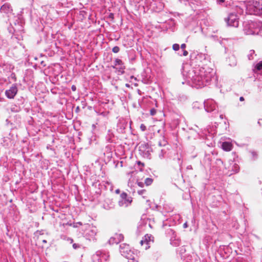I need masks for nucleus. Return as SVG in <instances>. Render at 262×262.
<instances>
[{
	"instance_id": "a878e982",
	"label": "nucleus",
	"mask_w": 262,
	"mask_h": 262,
	"mask_svg": "<svg viewBox=\"0 0 262 262\" xmlns=\"http://www.w3.org/2000/svg\"><path fill=\"white\" fill-rule=\"evenodd\" d=\"M150 114L151 116H154L156 114V109L151 108L150 111Z\"/></svg>"
},
{
	"instance_id": "79ce46f5",
	"label": "nucleus",
	"mask_w": 262,
	"mask_h": 262,
	"mask_svg": "<svg viewBox=\"0 0 262 262\" xmlns=\"http://www.w3.org/2000/svg\"><path fill=\"white\" fill-rule=\"evenodd\" d=\"M47 241H46V240H45V239L42 240V243H47Z\"/></svg>"
},
{
	"instance_id": "dca6fc26",
	"label": "nucleus",
	"mask_w": 262,
	"mask_h": 262,
	"mask_svg": "<svg viewBox=\"0 0 262 262\" xmlns=\"http://www.w3.org/2000/svg\"><path fill=\"white\" fill-rule=\"evenodd\" d=\"M167 152L166 149L165 148H163L161 149L160 152L159 153V158L160 159H162L164 158Z\"/></svg>"
},
{
	"instance_id": "58836bf2",
	"label": "nucleus",
	"mask_w": 262,
	"mask_h": 262,
	"mask_svg": "<svg viewBox=\"0 0 262 262\" xmlns=\"http://www.w3.org/2000/svg\"><path fill=\"white\" fill-rule=\"evenodd\" d=\"M239 100H240L241 101H244V98L243 97H241L239 98Z\"/></svg>"
},
{
	"instance_id": "a18cd8bd",
	"label": "nucleus",
	"mask_w": 262,
	"mask_h": 262,
	"mask_svg": "<svg viewBox=\"0 0 262 262\" xmlns=\"http://www.w3.org/2000/svg\"><path fill=\"white\" fill-rule=\"evenodd\" d=\"M218 161L220 162H221L222 163V162L221 160H218Z\"/></svg>"
},
{
	"instance_id": "72a5a7b5",
	"label": "nucleus",
	"mask_w": 262,
	"mask_h": 262,
	"mask_svg": "<svg viewBox=\"0 0 262 262\" xmlns=\"http://www.w3.org/2000/svg\"><path fill=\"white\" fill-rule=\"evenodd\" d=\"M186 44H185V43H183V44H182V45H181V49H184L186 48Z\"/></svg>"
},
{
	"instance_id": "f704fd0d",
	"label": "nucleus",
	"mask_w": 262,
	"mask_h": 262,
	"mask_svg": "<svg viewBox=\"0 0 262 262\" xmlns=\"http://www.w3.org/2000/svg\"><path fill=\"white\" fill-rule=\"evenodd\" d=\"M188 227V224L187 223V222L185 223L184 224H183V227L184 228H186L187 227Z\"/></svg>"
},
{
	"instance_id": "b1692460",
	"label": "nucleus",
	"mask_w": 262,
	"mask_h": 262,
	"mask_svg": "<svg viewBox=\"0 0 262 262\" xmlns=\"http://www.w3.org/2000/svg\"><path fill=\"white\" fill-rule=\"evenodd\" d=\"M256 68L258 70H262V61L259 62L258 63L256 66Z\"/></svg>"
},
{
	"instance_id": "6e6552de",
	"label": "nucleus",
	"mask_w": 262,
	"mask_h": 262,
	"mask_svg": "<svg viewBox=\"0 0 262 262\" xmlns=\"http://www.w3.org/2000/svg\"><path fill=\"white\" fill-rule=\"evenodd\" d=\"M123 238V235L122 234H116L113 237L110 238L108 243L110 244H117L121 242Z\"/></svg>"
},
{
	"instance_id": "20e7f679",
	"label": "nucleus",
	"mask_w": 262,
	"mask_h": 262,
	"mask_svg": "<svg viewBox=\"0 0 262 262\" xmlns=\"http://www.w3.org/2000/svg\"><path fill=\"white\" fill-rule=\"evenodd\" d=\"M0 12L7 17H9L14 14L12 7L8 3H6L1 6Z\"/></svg>"
},
{
	"instance_id": "37998d69",
	"label": "nucleus",
	"mask_w": 262,
	"mask_h": 262,
	"mask_svg": "<svg viewBox=\"0 0 262 262\" xmlns=\"http://www.w3.org/2000/svg\"><path fill=\"white\" fill-rule=\"evenodd\" d=\"M79 110V106H77V107H76V111H78Z\"/></svg>"
},
{
	"instance_id": "ea45409f",
	"label": "nucleus",
	"mask_w": 262,
	"mask_h": 262,
	"mask_svg": "<svg viewBox=\"0 0 262 262\" xmlns=\"http://www.w3.org/2000/svg\"><path fill=\"white\" fill-rule=\"evenodd\" d=\"M119 192H120L119 189H117V190H116V193H117V194H118V193H119Z\"/></svg>"
},
{
	"instance_id": "de8ad7c7",
	"label": "nucleus",
	"mask_w": 262,
	"mask_h": 262,
	"mask_svg": "<svg viewBox=\"0 0 262 262\" xmlns=\"http://www.w3.org/2000/svg\"><path fill=\"white\" fill-rule=\"evenodd\" d=\"M112 15H113V14H111L110 17H112Z\"/></svg>"
},
{
	"instance_id": "9b49d317",
	"label": "nucleus",
	"mask_w": 262,
	"mask_h": 262,
	"mask_svg": "<svg viewBox=\"0 0 262 262\" xmlns=\"http://www.w3.org/2000/svg\"><path fill=\"white\" fill-rule=\"evenodd\" d=\"M122 251L124 252V253H128L129 251H130L129 245L126 244H122L120 246V252L122 255Z\"/></svg>"
},
{
	"instance_id": "aec40b11",
	"label": "nucleus",
	"mask_w": 262,
	"mask_h": 262,
	"mask_svg": "<svg viewBox=\"0 0 262 262\" xmlns=\"http://www.w3.org/2000/svg\"><path fill=\"white\" fill-rule=\"evenodd\" d=\"M158 144L159 146H163L164 148H165V146L167 145V142L166 141L163 140L162 141H159Z\"/></svg>"
},
{
	"instance_id": "c9c22d12",
	"label": "nucleus",
	"mask_w": 262,
	"mask_h": 262,
	"mask_svg": "<svg viewBox=\"0 0 262 262\" xmlns=\"http://www.w3.org/2000/svg\"><path fill=\"white\" fill-rule=\"evenodd\" d=\"M41 65H42L43 67H46V64L45 63V62L43 61H42L40 62Z\"/></svg>"
},
{
	"instance_id": "473e14b6",
	"label": "nucleus",
	"mask_w": 262,
	"mask_h": 262,
	"mask_svg": "<svg viewBox=\"0 0 262 262\" xmlns=\"http://www.w3.org/2000/svg\"><path fill=\"white\" fill-rule=\"evenodd\" d=\"M71 89L73 91H75L76 90V86L74 85H73L71 87Z\"/></svg>"
},
{
	"instance_id": "4c0bfd02",
	"label": "nucleus",
	"mask_w": 262,
	"mask_h": 262,
	"mask_svg": "<svg viewBox=\"0 0 262 262\" xmlns=\"http://www.w3.org/2000/svg\"><path fill=\"white\" fill-rule=\"evenodd\" d=\"M98 256V254H96V255H94L93 256V258L94 259L96 257Z\"/></svg>"
},
{
	"instance_id": "3c124183",
	"label": "nucleus",
	"mask_w": 262,
	"mask_h": 262,
	"mask_svg": "<svg viewBox=\"0 0 262 262\" xmlns=\"http://www.w3.org/2000/svg\"><path fill=\"white\" fill-rule=\"evenodd\" d=\"M83 12H84L83 11H80V13L82 14Z\"/></svg>"
},
{
	"instance_id": "c85d7f7f",
	"label": "nucleus",
	"mask_w": 262,
	"mask_h": 262,
	"mask_svg": "<svg viewBox=\"0 0 262 262\" xmlns=\"http://www.w3.org/2000/svg\"><path fill=\"white\" fill-rule=\"evenodd\" d=\"M137 184L139 186L143 187L144 186V183L142 182H138Z\"/></svg>"
},
{
	"instance_id": "5701e85b",
	"label": "nucleus",
	"mask_w": 262,
	"mask_h": 262,
	"mask_svg": "<svg viewBox=\"0 0 262 262\" xmlns=\"http://www.w3.org/2000/svg\"><path fill=\"white\" fill-rule=\"evenodd\" d=\"M120 51V48L118 46H115L114 47L113 49H112V51L115 53H117L119 52Z\"/></svg>"
},
{
	"instance_id": "2eb2a0df",
	"label": "nucleus",
	"mask_w": 262,
	"mask_h": 262,
	"mask_svg": "<svg viewBox=\"0 0 262 262\" xmlns=\"http://www.w3.org/2000/svg\"><path fill=\"white\" fill-rule=\"evenodd\" d=\"M229 64L231 67H234V66H235L236 65L237 60H236V57L234 55L231 56L229 58Z\"/></svg>"
},
{
	"instance_id": "393cba45",
	"label": "nucleus",
	"mask_w": 262,
	"mask_h": 262,
	"mask_svg": "<svg viewBox=\"0 0 262 262\" xmlns=\"http://www.w3.org/2000/svg\"><path fill=\"white\" fill-rule=\"evenodd\" d=\"M140 129L142 132H144L146 129V127L144 124H141L140 125Z\"/></svg>"
},
{
	"instance_id": "8fccbe9b",
	"label": "nucleus",
	"mask_w": 262,
	"mask_h": 262,
	"mask_svg": "<svg viewBox=\"0 0 262 262\" xmlns=\"http://www.w3.org/2000/svg\"><path fill=\"white\" fill-rule=\"evenodd\" d=\"M93 127H95L96 126H95V124H93Z\"/></svg>"
},
{
	"instance_id": "a211bd4d",
	"label": "nucleus",
	"mask_w": 262,
	"mask_h": 262,
	"mask_svg": "<svg viewBox=\"0 0 262 262\" xmlns=\"http://www.w3.org/2000/svg\"><path fill=\"white\" fill-rule=\"evenodd\" d=\"M254 54H255V51L254 50H251L249 51V53L247 55L249 60H253L254 59Z\"/></svg>"
},
{
	"instance_id": "1a4fd4ad",
	"label": "nucleus",
	"mask_w": 262,
	"mask_h": 262,
	"mask_svg": "<svg viewBox=\"0 0 262 262\" xmlns=\"http://www.w3.org/2000/svg\"><path fill=\"white\" fill-rule=\"evenodd\" d=\"M110 259L109 252L106 250L99 251V262H106Z\"/></svg>"
},
{
	"instance_id": "0eeeda50",
	"label": "nucleus",
	"mask_w": 262,
	"mask_h": 262,
	"mask_svg": "<svg viewBox=\"0 0 262 262\" xmlns=\"http://www.w3.org/2000/svg\"><path fill=\"white\" fill-rule=\"evenodd\" d=\"M18 91L17 87L16 84H13L10 88L5 91V95L9 99H13L16 95Z\"/></svg>"
},
{
	"instance_id": "6ab92c4d",
	"label": "nucleus",
	"mask_w": 262,
	"mask_h": 262,
	"mask_svg": "<svg viewBox=\"0 0 262 262\" xmlns=\"http://www.w3.org/2000/svg\"><path fill=\"white\" fill-rule=\"evenodd\" d=\"M153 182V180L151 178H147L145 180L144 184L146 186L150 185Z\"/></svg>"
},
{
	"instance_id": "cd10ccee",
	"label": "nucleus",
	"mask_w": 262,
	"mask_h": 262,
	"mask_svg": "<svg viewBox=\"0 0 262 262\" xmlns=\"http://www.w3.org/2000/svg\"><path fill=\"white\" fill-rule=\"evenodd\" d=\"M73 247L74 249H77L80 248V245L78 244L75 243V244H73Z\"/></svg>"
},
{
	"instance_id": "a19ab883",
	"label": "nucleus",
	"mask_w": 262,
	"mask_h": 262,
	"mask_svg": "<svg viewBox=\"0 0 262 262\" xmlns=\"http://www.w3.org/2000/svg\"><path fill=\"white\" fill-rule=\"evenodd\" d=\"M133 173V171H130V172H128L127 174L129 175V174H132Z\"/></svg>"
},
{
	"instance_id": "f8f14e48",
	"label": "nucleus",
	"mask_w": 262,
	"mask_h": 262,
	"mask_svg": "<svg viewBox=\"0 0 262 262\" xmlns=\"http://www.w3.org/2000/svg\"><path fill=\"white\" fill-rule=\"evenodd\" d=\"M222 147L223 149L225 151H230L232 149V145L229 142H224L222 143Z\"/></svg>"
},
{
	"instance_id": "2f4dec72",
	"label": "nucleus",
	"mask_w": 262,
	"mask_h": 262,
	"mask_svg": "<svg viewBox=\"0 0 262 262\" xmlns=\"http://www.w3.org/2000/svg\"><path fill=\"white\" fill-rule=\"evenodd\" d=\"M188 54V53L187 51L184 50L183 53V55L184 56H186Z\"/></svg>"
},
{
	"instance_id": "423d86ee",
	"label": "nucleus",
	"mask_w": 262,
	"mask_h": 262,
	"mask_svg": "<svg viewBox=\"0 0 262 262\" xmlns=\"http://www.w3.org/2000/svg\"><path fill=\"white\" fill-rule=\"evenodd\" d=\"M204 105V108L207 112H212L216 110V104L213 99H209L205 100Z\"/></svg>"
},
{
	"instance_id": "09e8293b",
	"label": "nucleus",
	"mask_w": 262,
	"mask_h": 262,
	"mask_svg": "<svg viewBox=\"0 0 262 262\" xmlns=\"http://www.w3.org/2000/svg\"><path fill=\"white\" fill-rule=\"evenodd\" d=\"M222 116H223L222 115H220V117L222 118H223Z\"/></svg>"
},
{
	"instance_id": "f257e3e1",
	"label": "nucleus",
	"mask_w": 262,
	"mask_h": 262,
	"mask_svg": "<svg viewBox=\"0 0 262 262\" xmlns=\"http://www.w3.org/2000/svg\"><path fill=\"white\" fill-rule=\"evenodd\" d=\"M183 75L186 82L196 89L207 86L216 79L214 70L207 66H199L188 70H184Z\"/></svg>"
},
{
	"instance_id": "39448f33",
	"label": "nucleus",
	"mask_w": 262,
	"mask_h": 262,
	"mask_svg": "<svg viewBox=\"0 0 262 262\" xmlns=\"http://www.w3.org/2000/svg\"><path fill=\"white\" fill-rule=\"evenodd\" d=\"M132 202V198L128 196L125 192H123L120 195V200L118 202L119 206L126 207L128 206Z\"/></svg>"
},
{
	"instance_id": "7c9ffc66",
	"label": "nucleus",
	"mask_w": 262,
	"mask_h": 262,
	"mask_svg": "<svg viewBox=\"0 0 262 262\" xmlns=\"http://www.w3.org/2000/svg\"><path fill=\"white\" fill-rule=\"evenodd\" d=\"M159 6H160V8H159L160 10H162L163 9V8H164L163 4L160 3H159Z\"/></svg>"
},
{
	"instance_id": "c756f323",
	"label": "nucleus",
	"mask_w": 262,
	"mask_h": 262,
	"mask_svg": "<svg viewBox=\"0 0 262 262\" xmlns=\"http://www.w3.org/2000/svg\"><path fill=\"white\" fill-rule=\"evenodd\" d=\"M225 2V0H216V3L218 4L221 5Z\"/></svg>"
},
{
	"instance_id": "f3484780",
	"label": "nucleus",
	"mask_w": 262,
	"mask_h": 262,
	"mask_svg": "<svg viewBox=\"0 0 262 262\" xmlns=\"http://www.w3.org/2000/svg\"><path fill=\"white\" fill-rule=\"evenodd\" d=\"M150 236H149L148 235L145 236V239H142L140 241V244L141 245H143L144 244H148V243L150 242Z\"/></svg>"
},
{
	"instance_id": "7ed1b4c3",
	"label": "nucleus",
	"mask_w": 262,
	"mask_h": 262,
	"mask_svg": "<svg viewBox=\"0 0 262 262\" xmlns=\"http://www.w3.org/2000/svg\"><path fill=\"white\" fill-rule=\"evenodd\" d=\"M238 17L237 14L232 12L229 14L228 17L225 18V20L228 26L237 27L239 24Z\"/></svg>"
},
{
	"instance_id": "bb28decb",
	"label": "nucleus",
	"mask_w": 262,
	"mask_h": 262,
	"mask_svg": "<svg viewBox=\"0 0 262 262\" xmlns=\"http://www.w3.org/2000/svg\"><path fill=\"white\" fill-rule=\"evenodd\" d=\"M145 191H146L144 189L140 190L138 191V193L139 195H143L145 193Z\"/></svg>"
},
{
	"instance_id": "49530a36",
	"label": "nucleus",
	"mask_w": 262,
	"mask_h": 262,
	"mask_svg": "<svg viewBox=\"0 0 262 262\" xmlns=\"http://www.w3.org/2000/svg\"><path fill=\"white\" fill-rule=\"evenodd\" d=\"M112 15H113V14H111L110 17H112Z\"/></svg>"
},
{
	"instance_id": "4be33fe9",
	"label": "nucleus",
	"mask_w": 262,
	"mask_h": 262,
	"mask_svg": "<svg viewBox=\"0 0 262 262\" xmlns=\"http://www.w3.org/2000/svg\"><path fill=\"white\" fill-rule=\"evenodd\" d=\"M172 49L174 51H178L180 49V46L179 44L174 43L172 46Z\"/></svg>"
},
{
	"instance_id": "4468645a",
	"label": "nucleus",
	"mask_w": 262,
	"mask_h": 262,
	"mask_svg": "<svg viewBox=\"0 0 262 262\" xmlns=\"http://www.w3.org/2000/svg\"><path fill=\"white\" fill-rule=\"evenodd\" d=\"M232 165H231V170L232 171V173H231L232 174L233 173H236L239 171V167L238 164H237L235 163L232 162Z\"/></svg>"
},
{
	"instance_id": "9d476101",
	"label": "nucleus",
	"mask_w": 262,
	"mask_h": 262,
	"mask_svg": "<svg viewBox=\"0 0 262 262\" xmlns=\"http://www.w3.org/2000/svg\"><path fill=\"white\" fill-rule=\"evenodd\" d=\"M122 255L128 259V261H135V255L132 251H129L128 253H124V252L122 251Z\"/></svg>"
},
{
	"instance_id": "ddd939ff",
	"label": "nucleus",
	"mask_w": 262,
	"mask_h": 262,
	"mask_svg": "<svg viewBox=\"0 0 262 262\" xmlns=\"http://www.w3.org/2000/svg\"><path fill=\"white\" fill-rule=\"evenodd\" d=\"M115 66H120V67L119 68V71L121 72L122 73L123 72V70L124 69V67L123 66V62L121 59L118 58L116 59L115 60Z\"/></svg>"
},
{
	"instance_id": "f03ea898",
	"label": "nucleus",
	"mask_w": 262,
	"mask_h": 262,
	"mask_svg": "<svg viewBox=\"0 0 262 262\" xmlns=\"http://www.w3.org/2000/svg\"><path fill=\"white\" fill-rule=\"evenodd\" d=\"M249 10L251 14L262 16V1L254 2L252 5H249Z\"/></svg>"
},
{
	"instance_id": "c03bdc74",
	"label": "nucleus",
	"mask_w": 262,
	"mask_h": 262,
	"mask_svg": "<svg viewBox=\"0 0 262 262\" xmlns=\"http://www.w3.org/2000/svg\"><path fill=\"white\" fill-rule=\"evenodd\" d=\"M128 262H138V261H137V260L133 261H128Z\"/></svg>"
},
{
	"instance_id": "e433bc0d",
	"label": "nucleus",
	"mask_w": 262,
	"mask_h": 262,
	"mask_svg": "<svg viewBox=\"0 0 262 262\" xmlns=\"http://www.w3.org/2000/svg\"><path fill=\"white\" fill-rule=\"evenodd\" d=\"M138 164L139 165H142V166H144V164H143V163H142L141 162H140V161H138Z\"/></svg>"
},
{
	"instance_id": "412c9836",
	"label": "nucleus",
	"mask_w": 262,
	"mask_h": 262,
	"mask_svg": "<svg viewBox=\"0 0 262 262\" xmlns=\"http://www.w3.org/2000/svg\"><path fill=\"white\" fill-rule=\"evenodd\" d=\"M250 153H251V154L252 155V159L253 160H256L257 158L258 155H257L256 152H255L254 151H251Z\"/></svg>"
}]
</instances>
